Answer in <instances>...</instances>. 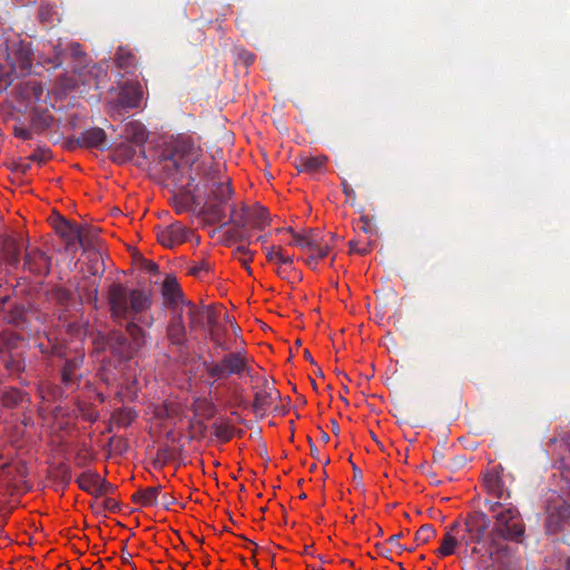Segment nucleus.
I'll return each mask as SVG.
<instances>
[{"mask_svg": "<svg viewBox=\"0 0 570 570\" xmlns=\"http://www.w3.org/2000/svg\"><path fill=\"white\" fill-rule=\"evenodd\" d=\"M230 209V216L227 222L225 219L222 222V224L225 226L227 224H233L236 227H247L248 226V215H249V206L242 204L240 208L238 209L235 204H232L229 206Z\"/></svg>", "mask_w": 570, "mask_h": 570, "instance_id": "nucleus-27", "label": "nucleus"}, {"mask_svg": "<svg viewBox=\"0 0 570 570\" xmlns=\"http://www.w3.org/2000/svg\"><path fill=\"white\" fill-rule=\"evenodd\" d=\"M76 482L81 490L89 494L98 495V492L101 490V485L105 484V479L96 472L87 471L80 474Z\"/></svg>", "mask_w": 570, "mask_h": 570, "instance_id": "nucleus-23", "label": "nucleus"}, {"mask_svg": "<svg viewBox=\"0 0 570 570\" xmlns=\"http://www.w3.org/2000/svg\"><path fill=\"white\" fill-rule=\"evenodd\" d=\"M115 63L125 72H134L137 66V58L134 52L126 46H119L115 53Z\"/></svg>", "mask_w": 570, "mask_h": 570, "instance_id": "nucleus-26", "label": "nucleus"}, {"mask_svg": "<svg viewBox=\"0 0 570 570\" xmlns=\"http://www.w3.org/2000/svg\"><path fill=\"white\" fill-rule=\"evenodd\" d=\"M196 177L193 175L188 176V181L186 183V187H178L180 189L179 194H176L171 199V205L177 214H184L191 209L193 205L196 202V196L194 193L196 190H191L189 187L195 183Z\"/></svg>", "mask_w": 570, "mask_h": 570, "instance_id": "nucleus-14", "label": "nucleus"}, {"mask_svg": "<svg viewBox=\"0 0 570 570\" xmlns=\"http://www.w3.org/2000/svg\"><path fill=\"white\" fill-rule=\"evenodd\" d=\"M68 50L70 55L75 58L81 57L83 55L82 48L79 43L72 42L68 46Z\"/></svg>", "mask_w": 570, "mask_h": 570, "instance_id": "nucleus-53", "label": "nucleus"}, {"mask_svg": "<svg viewBox=\"0 0 570 570\" xmlns=\"http://www.w3.org/2000/svg\"><path fill=\"white\" fill-rule=\"evenodd\" d=\"M194 170V177L199 178L194 190L203 188L206 197L199 214L207 216L210 224H220L226 218L225 207L234 194L230 178L224 174L220 165L213 161L198 164Z\"/></svg>", "mask_w": 570, "mask_h": 570, "instance_id": "nucleus-2", "label": "nucleus"}, {"mask_svg": "<svg viewBox=\"0 0 570 570\" xmlns=\"http://www.w3.org/2000/svg\"><path fill=\"white\" fill-rule=\"evenodd\" d=\"M490 525V519L484 512H475L465 521V530L470 534L471 540L480 543Z\"/></svg>", "mask_w": 570, "mask_h": 570, "instance_id": "nucleus-17", "label": "nucleus"}, {"mask_svg": "<svg viewBox=\"0 0 570 570\" xmlns=\"http://www.w3.org/2000/svg\"><path fill=\"white\" fill-rule=\"evenodd\" d=\"M292 234L293 240L289 245L298 246L303 250L311 252L313 248L318 246V230L308 229L305 233H296L292 227L286 229Z\"/></svg>", "mask_w": 570, "mask_h": 570, "instance_id": "nucleus-20", "label": "nucleus"}, {"mask_svg": "<svg viewBox=\"0 0 570 570\" xmlns=\"http://www.w3.org/2000/svg\"><path fill=\"white\" fill-rule=\"evenodd\" d=\"M40 119L42 128L50 127L52 120V117L50 115H43Z\"/></svg>", "mask_w": 570, "mask_h": 570, "instance_id": "nucleus-62", "label": "nucleus"}, {"mask_svg": "<svg viewBox=\"0 0 570 570\" xmlns=\"http://www.w3.org/2000/svg\"><path fill=\"white\" fill-rule=\"evenodd\" d=\"M244 228L245 227H236L235 225H233L232 228L226 230L227 239L230 242H245L246 240L249 244L248 236L243 232Z\"/></svg>", "mask_w": 570, "mask_h": 570, "instance_id": "nucleus-43", "label": "nucleus"}, {"mask_svg": "<svg viewBox=\"0 0 570 570\" xmlns=\"http://www.w3.org/2000/svg\"><path fill=\"white\" fill-rule=\"evenodd\" d=\"M104 507L111 511V512H115L117 509H118V503L114 500V499H110V498H106L104 500Z\"/></svg>", "mask_w": 570, "mask_h": 570, "instance_id": "nucleus-56", "label": "nucleus"}, {"mask_svg": "<svg viewBox=\"0 0 570 570\" xmlns=\"http://www.w3.org/2000/svg\"><path fill=\"white\" fill-rule=\"evenodd\" d=\"M208 315H210V318H206V325L208 326V330L209 328L218 330V327H217V324H218V312L212 305L209 306Z\"/></svg>", "mask_w": 570, "mask_h": 570, "instance_id": "nucleus-50", "label": "nucleus"}, {"mask_svg": "<svg viewBox=\"0 0 570 570\" xmlns=\"http://www.w3.org/2000/svg\"><path fill=\"white\" fill-rule=\"evenodd\" d=\"M2 259L11 267L17 268L20 264V244L13 237H4L1 244Z\"/></svg>", "mask_w": 570, "mask_h": 570, "instance_id": "nucleus-22", "label": "nucleus"}, {"mask_svg": "<svg viewBox=\"0 0 570 570\" xmlns=\"http://www.w3.org/2000/svg\"><path fill=\"white\" fill-rule=\"evenodd\" d=\"M146 268L149 273H157L158 272V265L154 262H148L146 265Z\"/></svg>", "mask_w": 570, "mask_h": 570, "instance_id": "nucleus-63", "label": "nucleus"}, {"mask_svg": "<svg viewBox=\"0 0 570 570\" xmlns=\"http://www.w3.org/2000/svg\"><path fill=\"white\" fill-rule=\"evenodd\" d=\"M176 498L173 494L164 493L161 494V507L166 510H169L173 504H175Z\"/></svg>", "mask_w": 570, "mask_h": 570, "instance_id": "nucleus-52", "label": "nucleus"}, {"mask_svg": "<svg viewBox=\"0 0 570 570\" xmlns=\"http://www.w3.org/2000/svg\"><path fill=\"white\" fill-rule=\"evenodd\" d=\"M51 297L55 302L62 306H68L72 299V294L69 289L63 287H56L51 292Z\"/></svg>", "mask_w": 570, "mask_h": 570, "instance_id": "nucleus-40", "label": "nucleus"}, {"mask_svg": "<svg viewBox=\"0 0 570 570\" xmlns=\"http://www.w3.org/2000/svg\"><path fill=\"white\" fill-rule=\"evenodd\" d=\"M104 255L99 250H91L89 253L88 272L92 276H101L105 273Z\"/></svg>", "mask_w": 570, "mask_h": 570, "instance_id": "nucleus-31", "label": "nucleus"}, {"mask_svg": "<svg viewBox=\"0 0 570 570\" xmlns=\"http://www.w3.org/2000/svg\"><path fill=\"white\" fill-rule=\"evenodd\" d=\"M107 141V135L104 129L92 127L80 132L77 142L82 148L102 149Z\"/></svg>", "mask_w": 570, "mask_h": 570, "instance_id": "nucleus-18", "label": "nucleus"}, {"mask_svg": "<svg viewBox=\"0 0 570 570\" xmlns=\"http://www.w3.org/2000/svg\"><path fill=\"white\" fill-rule=\"evenodd\" d=\"M209 306L210 305L198 306L190 301L186 302L184 316H187L190 332L206 326V318H210V315H208Z\"/></svg>", "mask_w": 570, "mask_h": 570, "instance_id": "nucleus-16", "label": "nucleus"}, {"mask_svg": "<svg viewBox=\"0 0 570 570\" xmlns=\"http://www.w3.org/2000/svg\"><path fill=\"white\" fill-rule=\"evenodd\" d=\"M86 301L91 304L95 308H98V284H92V289H88L85 293Z\"/></svg>", "mask_w": 570, "mask_h": 570, "instance_id": "nucleus-46", "label": "nucleus"}, {"mask_svg": "<svg viewBox=\"0 0 570 570\" xmlns=\"http://www.w3.org/2000/svg\"><path fill=\"white\" fill-rule=\"evenodd\" d=\"M83 364V355H76L71 358H67L61 370V381L63 386L68 391H76L79 387L81 381V374L79 370Z\"/></svg>", "mask_w": 570, "mask_h": 570, "instance_id": "nucleus-10", "label": "nucleus"}, {"mask_svg": "<svg viewBox=\"0 0 570 570\" xmlns=\"http://www.w3.org/2000/svg\"><path fill=\"white\" fill-rule=\"evenodd\" d=\"M56 233L65 239L68 246H71L76 243H79L81 246H85L87 240V235L83 234L82 227L76 224H71L65 218L60 217L59 220L55 224Z\"/></svg>", "mask_w": 570, "mask_h": 570, "instance_id": "nucleus-12", "label": "nucleus"}, {"mask_svg": "<svg viewBox=\"0 0 570 570\" xmlns=\"http://www.w3.org/2000/svg\"><path fill=\"white\" fill-rule=\"evenodd\" d=\"M214 435L222 442H228L234 436V426L223 423L212 425Z\"/></svg>", "mask_w": 570, "mask_h": 570, "instance_id": "nucleus-37", "label": "nucleus"}, {"mask_svg": "<svg viewBox=\"0 0 570 570\" xmlns=\"http://www.w3.org/2000/svg\"><path fill=\"white\" fill-rule=\"evenodd\" d=\"M436 530L432 524H423L415 534V541L419 544L428 543L430 540L435 538Z\"/></svg>", "mask_w": 570, "mask_h": 570, "instance_id": "nucleus-39", "label": "nucleus"}, {"mask_svg": "<svg viewBox=\"0 0 570 570\" xmlns=\"http://www.w3.org/2000/svg\"><path fill=\"white\" fill-rule=\"evenodd\" d=\"M276 257H277V261L279 263L284 264V265H292L293 264V258L291 256H285L282 253V249L279 247L277 249Z\"/></svg>", "mask_w": 570, "mask_h": 570, "instance_id": "nucleus-54", "label": "nucleus"}, {"mask_svg": "<svg viewBox=\"0 0 570 570\" xmlns=\"http://www.w3.org/2000/svg\"><path fill=\"white\" fill-rule=\"evenodd\" d=\"M53 50H55L53 57L48 59V63L50 65L51 68L56 69V68L60 67L63 62V50L60 48L59 45L55 46Z\"/></svg>", "mask_w": 570, "mask_h": 570, "instance_id": "nucleus-45", "label": "nucleus"}, {"mask_svg": "<svg viewBox=\"0 0 570 570\" xmlns=\"http://www.w3.org/2000/svg\"><path fill=\"white\" fill-rule=\"evenodd\" d=\"M20 337L16 334H10L8 336L0 335V350L9 348L14 345V342Z\"/></svg>", "mask_w": 570, "mask_h": 570, "instance_id": "nucleus-51", "label": "nucleus"}, {"mask_svg": "<svg viewBox=\"0 0 570 570\" xmlns=\"http://www.w3.org/2000/svg\"><path fill=\"white\" fill-rule=\"evenodd\" d=\"M193 164L191 157L181 154L177 148L174 151L163 154L159 159L164 179L175 188L186 187Z\"/></svg>", "mask_w": 570, "mask_h": 570, "instance_id": "nucleus-4", "label": "nucleus"}, {"mask_svg": "<svg viewBox=\"0 0 570 570\" xmlns=\"http://www.w3.org/2000/svg\"><path fill=\"white\" fill-rule=\"evenodd\" d=\"M161 295L164 297V306L174 309L184 308L186 299L184 298L183 291L175 276L167 275L161 287Z\"/></svg>", "mask_w": 570, "mask_h": 570, "instance_id": "nucleus-9", "label": "nucleus"}, {"mask_svg": "<svg viewBox=\"0 0 570 570\" xmlns=\"http://www.w3.org/2000/svg\"><path fill=\"white\" fill-rule=\"evenodd\" d=\"M464 538L461 539L463 541ZM460 540L456 539L451 532H445L442 540L440 548L438 549L436 553L440 557H448L455 552V549L459 544Z\"/></svg>", "mask_w": 570, "mask_h": 570, "instance_id": "nucleus-30", "label": "nucleus"}, {"mask_svg": "<svg viewBox=\"0 0 570 570\" xmlns=\"http://www.w3.org/2000/svg\"><path fill=\"white\" fill-rule=\"evenodd\" d=\"M342 187H343V193L346 196H350L351 194H353L352 187L345 180L342 181Z\"/></svg>", "mask_w": 570, "mask_h": 570, "instance_id": "nucleus-64", "label": "nucleus"}, {"mask_svg": "<svg viewBox=\"0 0 570 570\" xmlns=\"http://www.w3.org/2000/svg\"><path fill=\"white\" fill-rule=\"evenodd\" d=\"M279 396V392L275 389H262L257 391L252 404L253 411L255 414L264 416L267 409L271 407L274 399Z\"/></svg>", "mask_w": 570, "mask_h": 570, "instance_id": "nucleus-21", "label": "nucleus"}, {"mask_svg": "<svg viewBox=\"0 0 570 570\" xmlns=\"http://www.w3.org/2000/svg\"><path fill=\"white\" fill-rule=\"evenodd\" d=\"M243 375H247L250 379L255 377L254 373H253V368L249 366V358L247 355L245 356V370L242 371V376Z\"/></svg>", "mask_w": 570, "mask_h": 570, "instance_id": "nucleus-58", "label": "nucleus"}, {"mask_svg": "<svg viewBox=\"0 0 570 570\" xmlns=\"http://www.w3.org/2000/svg\"><path fill=\"white\" fill-rule=\"evenodd\" d=\"M18 92L27 105L36 104L43 99V86L37 79L21 82L18 87Z\"/></svg>", "mask_w": 570, "mask_h": 570, "instance_id": "nucleus-19", "label": "nucleus"}, {"mask_svg": "<svg viewBox=\"0 0 570 570\" xmlns=\"http://www.w3.org/2000/svg\"><path fill=\"white\" fill-rule=\"evenodd\" d=\"M47 153L46 151H41V150H38L36 153H33L29 159L30 160H33V161H39V163H42L47 159Z\"/></svg>", "mask_w": 570, "mask_h": 570, "instance_id": "nucleus-55", "label": "nucleus"}, {"mask_svg": "<svg viewBox=\"0 0 570 570\" xmlns=\"http://www.w3.org/2000/svg\"><path fill=\"white\" fill-rule=\"evenodd\" d=\"M327 160L325 155L302 156L296 167L301 173L316 174L323 170Z\"/></svg>", "mask_w": 570, "mask_h": 570, "instance_id": "nucleus-25", "label": "nucleus"}, {"mask_svg": "<svg viewBox=\"0 0 570 570\" xmlns=\"http://www.w3.org/2000/svg\"><path fill=\"white\" fill-rule=\"evenodd\" d=\"M6 370L10 375L19 374L24 371V361L19 354H8L3 361Z\"/></svg>", "mask_w": 570, "mask_h": 570, "instance_id": "nucleus-35", "label": "nucleus"}, {"mask_svg": "<svg viewBox=\"0 0 570 570\" xmlns=\"http://www.w3.org/2000/svg\"><path fill=\"white\" fill-rule=\"evenodd\" d=\"M24 268L31 274L46 276L50 272V258L38 248L27 250Z\"/></svg>", "mask_w": 570, "mask_h": 570, "instance_id": "nucleus-13", "label": "nucleus"}, {"mask_svg": "<svg viewBox=\"0 0 570 570\" xmlns=\"http://www.w3.org/2000/svg\"><path fill=\"white\" fill-rule=\"evenodd\" d=\"M7 61L20 73H29L32 67L33 51L30 42L14 38L6 41Z\"/></svg>", "mask_w": 570, "mask_h": 570, "instance_id": "nucleus-6", "label": "nucleus"}, {"mask_svg": "<svg viewBox=\"0 0 570 570\" xmlns=\"http://www.w3.org/2000/svg\"><path fill=\"white\" fill-rule=\"evenodd\" d=\"M130 137L139 146L144 145L148 139L145 127L139 122H130Z\"/></svg>", "mask_w": 570, "mask_h": 570, "instance_id": "nucleus-38", "label": "nucleus"}, {"mask_svg": "<svg viewBox=\"0 0 570 570\" xmlns=\"http://www.w3.org/2000/svg\"><path fill=\"white\" fill-rule=\"evenodd\" d=\"M13 135L23 140H29L32 138L31 130L24 127L23 125H14Z\"/></svg>", "mask_w": 570, "mask_h": 570, "instance_id": "nucleus-48", "label": "nucleus"}, {"mask_svg": "<svg viewBox=\"0 0 570 570\" xmlns=\"http://www.w3.org/2000/svg\"><path fill=\"white\" fill-rule=\"evenodd\" d=\"M137 413L131 409H120L112 414V421L116 425L121 428L129 426L136 419Z\"/></svg>", "mask_w": 570, "mask_h": 570, "instance_id": "nucleus-34", "label": "nucleus"}, {"mask_svg": "<svg viewBox=\"0 0 570 570\" xmlns=\"http://www.w3.org/2000/svg\"><path fill=\"white\" fill-rule=\"evenodd\" d=\"M27 394L19 389L10 387L3 391L1 402L6 407H16L22 403Z\"/></svg>", "mask_w": 570, "mask_h": 570, "instance_id": "nucleus-29", "label": "nucleus"}, {"mask_svg": "<svg viewBox=\"0 0 570 570\" xmlns=\"http://www.w3.org/2000/svg\"><path fill=\"white\" fill-rule=\"evenodd\" d=\"M483 487L490 495L497 498L500 502L505 503L510 499V492L498 471L492 470L484 474Z\"/></svg>", "mask_w": 570, "mask_h": 570, "instance_id": "nucleus-15", "label": "nucleus"}, {"mask_svg": "<svg viewBox=\"0 0 570 570\" xmlns=\"http://www.w3.org/2000/svg\"><path fill=\"white\" fill-rule=\"evenodd\" d=\"M26 308L23 305L14 304L6 313V321L9 324L19 326L24 322Z\"/></svg>", "mask_w": 570, "mask_h": 570, "instance_id": "nucleus-36", "label": "nucleus"}, {"mask_svg": "<svg viewBox=\"0 0 570 570\" xmlns=\"http://www.w3.org/2000/svg\"><path fill=\"white\" fill-rule=\"evenodd\" d=\"M191 232L179 222H175L157 234L158 242L168 248H173L186 242Z\"/></svg>", "mask_w": 570, "mask_h": 570, "instance_id": "nucleus-11", "label": "nucleus"}, {"mask_svg": "<svg viewBox=\"0 0 570 570\" xmlns=\"http://www.w3.org/2000/svg\"><path fill=\"white\" fill-rule=\"evenodd\" d=\"M320 258L315 254H311L306 259L305 263L308 267L315 269L317 267Z\"/></svg>", "mask_w": 570, "mask_h": 570, "instance_id": "nucleus-57", "label": "nucleus"}, {"mask_svg": "<svg viewBox=\"0 0 570 570\" xmlns=\"http://www.w3.org/2000/svg\"><path fill=\"white\" fill-rule=\"evenodd\" d=\"M136 155V149L129 144H121L115 151V158L121 160H131Z\"/></svg>", "mask_w": 570, "mask_h": 570, "instance_id": "nucleus-42", "label": "nucleus"}, {"mask_svg": "<svg viewBox=\"0 0 570 570\" xmlns=\"http://www.w3.org/2000/svg\"><path fill=\"white\" fill-rule=\"evenodd\" d=\"M208 272V266L205 262L195 263L189 267L188 273L196 277H202L204 273Z\"/></svg>", "mask_w": 570, "mask_h": 570, "instance_id": "nucleus-47", "label": "nucleus"}, {"mask_svg": "<svg viewBox=\"0 0 570 570\" xmlns=\"http://www.w3.org/2000/svg\"><path fill=\"white\" fill-rule=\"evenodd\" d=\"M246 353L229 352L226 353L218 362L207 361L203 362V367L207 375L214 380H224L232 375L242 377V371L245 370Z\"/></svg>", "mask_w": 570, "mask_h": 570, "instance_id": "nucleus-5", "label": "nucleus"}, {"mask_svg": "<svg viewBox=\"0 0 570 570\" xmlns=\"http://www.w3.org/2000/svg\"><path fill=\"white\" fill-rule=\"evenodd\" d=\"M142 98L144 92L139 82H126L119 88L117 98L109 105L114 111L121 112L122 109L139 108Z\"/></svg>", "mask_w": 570, "mask_h": 570, "instance_id": "nucleus-7", "label": "nucleus"}, {"mask_svg": "<svg viewBox=\"0 0 570 570\" xmlns=\"http://www.w3.org/2000/svg\"><path fill=\"white\" fill-rule=\"evenodd\" d=\"M332 249V243L324 239V236L318 233V246L313 248L311 252L315 254L320 259L326 257Z\"/></svg>", "mask_w": 570, "mask_h": 570, "instance_id": "nucleus-41", "label": "nucleus"}, {"mask_svg": "<svg viewBox=\"0 0 570 570\" xmlns=\"http://www.w3.org/2000/svg\"><path fill=\"white\" fill-rule=\"evenodd\" d=\"M166 337L170 345L178 348L187 346V327L184 321V308L170 312V318L166 326Z\"/></svg>", "mask_w": 570, "mask_h": 570, "instance_id": "nucleus-8", "label": "nucleus"}, {"mask_svg": "<svg viewBox=\"0 0 570 570\" xmlns=\"http://www.w3.org/2000/svg\"><path fill=\"white\" fill-rule=\"evenodd\" d=\"M350 248L352 252H356L363 255L367 253L366 248H358L357 243L353 240L350 242Z\"/></svg>", "mask_w": 570, "mask_h": 570, "instance_id": "nucleus-61", "label": "nucleus"}, {"mask_svg": "<svg viewBox=\"0 0 570 570\" xmlns=\"http://www.w3.org/2000/svg\"><path fill=\"white\" fill-rule=\"evenodd\" d=\"M106 302L111 321L124 326L131 338L130 345L135 354L145 346L148 336L140 324L151 327L155 322L153 315H147L153 306L151 291L130 288L124 283L114 282L107 288Z\"/></svg>", "mask_w": 570, "mask_h": 570, "instance_id": "nucleus-1", "label": "nucleus"}, {"mask_svg": "<svg viewBox=\"0 0 570 570\" xmlns=\"http://www.w3.org/2000/svg\"><path fill=\"white\" fill-rule=\"evenodd\" d=\"M277 249L278 248H276L275 246L267 249L266 257L268 261L277 259V257H276Z\"/></svg>", "mask_w": 570, "mask_h": 570, "instance_id": "nucleus-60", "label": "nucleus"}, {"mask_svg": "<svg viewBox=\"0 0 570 570\" xmlns=\"http://www.w3.org/2000/svg\"><path fill=\"white\" fill-rule=\"evenodd\" d=\"M114 491V487L112 484L108 483L106 480H105V484L101 485V490L98 492V495H102L105 493H108V492H112Z\"/></svg>", "mask_w": 570, "mask_h": 570, "instance_id": "nucleus-59", "label": "nucleus"}, {"mask_svg": "<svg viewBox=\"0 0 570 570\" xmlns=\"http://www.w3.org/2000/svg\"><path fill=\"white\" fill-rule=\"evenodd\" d=\"M112 348L117 351L121 357L130 358L132 357V348L130 343L127 341V337L122 333H115L112 336Z\"/></svg>", "mask_w": 570, "mask_h": 570, "instance_id": "nucleus-32", "label": "nucleus"}, {"mask_svg": "<svg viewBox=\"0 0 570 570\" xmlns=\"http://www.w3.org/2000/svg\"><path fill=\"white\" fill-rule=\"evenodd\" d=\"M82 232H83V234L87 235V240L85 243V246H82V247L85 249H90V252L95 250L94 246H95L96 230L92 228H89V227H82Z\"/></svg>", "mask_w": 570, "mask_h": 570, "instance_id": "nucleus-49", "label": "nucleus"}, {"mask_svg": "<svg viewBox=\"0 0 570 570\" xmlns=\"http://www.w3.org/2000/svg\"><path fill=\"white\" fill-rule=\"evenodd\" d=\"M160 493L161 485L139 489L131 495V500L142 507H155L159 502Z\"/></svg>", "mask_w": 570, "mask_h": 570, "instance_id": "nucleus-24", "label": "nucleus"}, {"mask_svg": "<svg viewBox=\"0 0 570 570\" xmlns=\"http://www.w3.org/2000/svg\"><path fill=\"white\" fill-rule=\"evenodd\" d=\"M267 209L261 205L249 207L248 226H253L257 229L265 228L268 225Z\"/></svg>", "mask_w": 570, "mask_h": 570, "instance_id": "nucleus-28", "label": "nucleus"}, {"mask_svg": "<svg viewBox=\"0 0 570 570\" xmlns=\"http://www.w3.org/2000/svg\"><path fill=\"white\" fill-rule=\"evenodd\" d=\"M485 504L490 512L494 513L495 525L492 535L509 541H522L524 524L519 510L511 503L500 501L487 500Z\"/></svg>", "mask_w": 570, "mask_h": 570, "instance_id": "nucleus-3", "label": "nucleus"}, {"mask_svg": "<svg viewBox=\"0 0 570 570\" xmlns=\"http://www.w3.org/2000/svg\"><path fill=\"white\" fill-rule=\"evenodd\" d=\"M208 338L214 343L217 348L229 351V345L224 341L219 330L209 328Z\"/></svg>", "mask_w": 570, "mask_h": 570, "instance_id": "nucleus-44", "label": "nucleus"}, {"mask_svg": "<svg viewBox=\"0 0 570 570\" xmlns=\"http://www.w3.org/2000/svg\"><path fill=\"white\" fill-rule=\"evenodd\" d=\"M254 254L255 252L250 250L248 245H238L233 252L234 258L242 264L248 274H252L249 262L253 259Z\"/></svg>", "mask_w": 570, "mask_h": 570, "instance_id": "nucleus-33", "label": "nucleus"}]
</instances>
